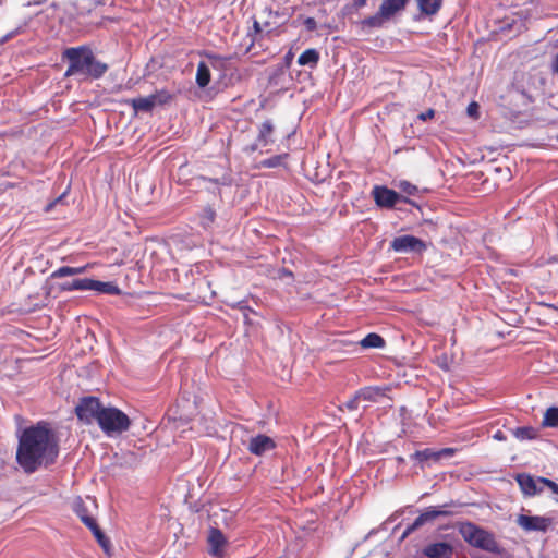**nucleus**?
<instances>
[{"instance_id":"f257e3e1","label":"nucleus","mask_w":558,"mask_h":558,"mask_svg":"<svg viewBox=\"0 0 558 558\" xmlns=\"http://www.w3.org/2000/svg\"><path fill=\"white\" fill-rule=\"evenodd\" d=\"M59 452V438L46 421L23 428L17 436L15 459L26 474L54 464Z\"/></svg>"},{"instance_id":"f03ea898","label":"nucleus","mask_w":558,"mask_h":558,"mask_svg":"<svg viewBox=\"0 0 558 558\" xmlns=\"http://www.w3.org/2000/svg\"><path fill=\"white\" fill-rule=\"evenodd\" d=\"M62 59L69 66L64 73L69 76H82L83 78L99 80L108 71L109 66L96 59L92 48L86 45L70 47L62 52Z\"/></svg>"},{"instance_id":"7ed1b4c3","label":"nucleus","mask_w":558,"mask_h":558,"mask_svg":"<svg viewBox=\"0 0 558 558\" xmlns=\"http://www.w3.org/2000/svg\"><path fill=\"white\" fill-rule=\"evenodd\" d=\"M458 531L469 545L492 554L501 553V548L495 539V536L474 523L462 522L458 525Z\"/></svg>"},{"instance_id":"20e7f679","label":"nucleus","mask_w":558,"mask_h":558,"mask_svg":"<svg viewBox=\"0 0 558 558\" xmlns=\"http://www.w3.org/2000/svg\"><path fill=\"white\" fill-rule=\"evenodd\" d=\"M98 425L106 435L111 436L128 430L131 420L118 408L104 407V410L99 413Z\"/></svg>"},{"instance_id":"39448f33","label":"nucleus","mask_w":558,"mask_h":558,"mask_svg":"<svg viewBox=\"0 0 558 558\" xmlns=\"http://www.w3.org/2000/svg\"><path fill=\"white\" fill-rule=\"evenodd\" d=\"M518 526L525 532H547L555 525V520L548 515L519 514L515 519Z\"/></svg>"},{"instance_id":"423d86ee","label":"nucleus","mask_w":558,"mask_h":558,"mask_svg":"<svg viewBox=\"0 0 558 558\" xmlns=\"http://www.w3.org/2000/svg\"><path fill=\"white\" fill-rule=\"evenodd\" d=\"M104 410V405L96 397H85L76 405L75 412L78 420L85 423H92L99 421V413Z\"/></svg>"},{"instance_id":"0eeeda50","label":"nucleus","mask_w":558,"mask_h":558,"mask_svg":"<svg viewBox=\"0 0 558 558\" xmlns=\"http://www.w3.org/2000/svg\"><path fill=\"white\" fill-rule=\"evenodd\" d=\"M390 248L396 253H415L421 254L427 248V244L414 235H400L395 238L390 243Z\"/></svg>"},{"instance_id":"6e6552de","label":"nucleus","mask_w":558,"mask_h":558,"mask_svg":"<svg viewBox=\"0 0 558 558\" xmlns=\"http://www.w3.org/2000/svg\"><path fill=\"white\" fill-rule=\"evenodd\" d=\"M405 2H383L377 14L364 20V24L371 27H379L398 12L404 9Z\"/></svg>"},{"instance_id":"1a4fd4ad","label":"nucleus","mask_w":558,"mask_h":558,"mask_svg":"<svg viewBox=\"0 0 558 558\" xmlns=\"http://www.w3.org/2000/svg\"><path fill=\"white\" fill-rule=\"evenodd\" d=\"M449 505H444L440 507H428L426 508L414 521L413 523L408 526L405 530L403 537L409 535L410 533L414 532L418 527L423 526L427 522H432L436 520L439 517H449L452 515L453 512L448 510L447 508Z\"/></svg>"},{"instance_id":"9d476101","label":"nucleus","mask_w":558,"mask_h":558,"mask_svg":"<svg viewBox=\"0 0 558 558\" xmlns=\"http://www.w3.org/2000/svg\"><path fill=\"white\" fill-rule=\"evenodd\" d=\"M372 194L379 207L391 208L399 202L411 203L404 196L386 186H374Z\"/></svg>"},{"instance_id":"9b49d317","label":"nucleus","mask_w":558,"mask_h":558,"mask_svg":"<svg viewBox=\"0 0 558 558\" xmlns=\"http://www.w3.org/2000/svg\"><path fill=\"white\" fill-rule=\"evenodd\" d=\"M207 57L209 59V64L202 61L198 63L196 71V84L201 88L207 87L210 82V66L214 69H219L225 63V59L219 56L208 54Z\"/></svg>"},{"instance_id":"f8f14e48","label":"nucleus","mask_w":558,"mask_h":558,"mask_svg":"<svg viewBox=\"0 0 558 558\" xmlns=\"http://www.w3.org/2000/svg\"><path fill=\"white\" fill-rule=\"evenodd\" d=\"M208 553L213 557L221 558L227 546V538L217 527H210L207 536Z\"/></svg>"},{"instance_id":"ddd939ff","label":"nucleus","mask_w":558,"mask_h":558,"mask_svg":"<svg viewBox=\"0 0 558 558\" xmlns=\"http://www.w3.org/2000/svg\"><path fill=\"white\" fill-rule=\"evenodd\" d=\"M453 545L439 541V542H432L424 546L422 554L426 558H452L453 557Z\"/></svg>"},{"instance_id":"4468645a","label":"nucleus","mask_w":558,"mask_h":558,"mask_svg":"<svg viewBox=\"0 0 558 558\" xmlns=\"http://www.w3.org/2000/svg\"><path fill=\"white\" fill-rule=\"evenodd\" d=\"M515 480L525 496L531 497L543 492V483H541L543 477H533L530 474L522 473L518 474Z\"/></svg>"},{"instance_id":"2eb2a0df","label":"nucleus","mask_w":558,"mask_h":558,"mask_svg":"<svg viewBox=\"0 0 558 558\" xmlns=\"http://www.w3.org/2000/svg\"><path fill=\"white\" fill-rule=\"evenodd\" d=\"M454 452H456V450L453 448H444L440 450H434V449L427 448L424 450L416 451L412 456V458L421 463L429 461V460L437 462L441 459H448V458L453 457Z\"/></svg>"},{"instance_id":"dca6fc26","label":"nucleus","mask_w":558,"mask_h":558,"mask_svg":"<svg viewBox=\"0 0 558 558\" xmlns=\"http://www.w3.org/2000/svg\"><path fill=\"white\" fill-rule=\"evenodd\" d=\"M275 446V441L270 437L266 435H257L251 439L248 450L256 456H260L264 452L274 449Z\"/></svg>"},{"instance_id":"f3484780","label":"nucleus","mask_w":558,"mask_h":558,"mask_svg":"<svg viewBox=\"0 0 558 558\" xmlns=\"http://www.w3.org/2000/svg\"><path fill=\"white\" fill-rule=\"evenodd\" d=\"M90 287L92 279L89 278H75L71 281H64L59 286L61 291H87L90 290Z\"/></svg>"},{"instance_id":"a211bd4d","label":"nucleus","mask_w":558,"mask_h":558,"mask_svg":"<svg viewBox=\"0 0 558 558\" xmlns=\"http://www.w3.org/2000/svg\"><path fill=\"white\" fill-rule=\"evenodd\" d=\"M90 290L96 291L100 294L118 295L121 293L120 288L113 282H105L92 279Z\"/></svg>"},{"instance_id":"6ab92c4d","label":"nucleus","mask_w":558,"mask_h":558,"mask_svg":"<svg viewBox=\"0 0 558 558\" xmlns=\"http://www.w3.org/2000/svg\"><path fill=\"white\" fill-rule=\"evenodd\" d=\"M129 102L135 112H150L156 107L151 95L147 97L133 98Z\"/></svg>"},{"instance_id":"aec40b11","label":"nucleus","mask_w":558,"mask_h":558,"mask_svg":"<svg viewBox=\"0 0 558 558\" xmlns=\"http://www.w3.org/2000/svg\"><path fill=\"white\" fill-rule=\"evenodd\" d=\"M274 132V125L270 121L263 122L259 134L257 137V143L252 147L253 150H255L258 147H264L268 144V137Z\"/></svg>"},{"instance_id":"412c9836","label":"nucleus","mask_w":558,"mask_h":558,"mask_svg":"<svg viewBox=\"0 0 558 558\" xmlns=\"http://www.w3.org/2000/svg\"><path fill=\"white\" fill-rule=\"evenodd\" d=\"M360 344L364 349H381L385 347V340L379 335L372 332L364 337Z\"/></svg>"},{"instance_id":"4be33fe9","label":"nucleus","mask_w":558,"mask_h":558,"mask_svg":"<svg viewBox=\"0 0 558 558\" xmlns=\"http://www.w3.org/2000/svg\"><path fill=\"white\" fill-rule=\"evenodd\" d=\"M384 396V390L379 387H365L357 391V398L365 401H377Z\"/></svg>"},{"instance_id":"5701e85b","label":"nucleus","mask_w":558,"mask_h":558,"mask_svg":"<svg viewBox=\"0 0 558 558\" xmlns=\"http://www.w3.org/2000/svg\"><path fill=\"white\" fill-rule=\"evenodd\" d=\"M319 60V53L315 49H307L302 52L298 59L300 65L315 66Z\"/></svg>"},{"instance_id":"b1692460","label":"nucleus","mask_w":558,"mask_h":558,"mask_svg":"<svg viewBox=\"0 0 558 558\" xmlns=\"http://www.w3.org/2000/svg\"><path fill=\"white\" fill-rule=\"evenodd\" d=\"M542 425L544 427H558V408L557 407H550L545 411Z\"/></svg>"},{"instance_id":"393cba45","label":"nucleus","mask_w":558,"mask_h":558,"mask_svg":"<svg viewBox=\"0 0 558 558\" xmlns=\"http://www.w3.org/2000/svg\"><path fill=\"white\" fill-rule=\"evenodd\" d=\"M512 434L519 440H530L536 438L537 436L536 429L531 426L514 428L512 429Z\"/></svg>"},{"instance_id":"a878e982","label":"nucleus","mask_w":558,"mask_h":558,"mask_svg":"<svg viewBox=\"0 0 558 558\" xmlns=\"http://www.w3.org/2000/svg\"><path fill=\"white\" fill-rule=\"evenodd\" d=\"M88 529L92 531L93 535L95 536V538L97 539L99 545L102 548L107 549V547L109 546V539L105 535V533L101 531V529L98 526V524L95 523L94 525L89 526Z\"/></svg>"},{"instance_id":"bb28decb","label":"nucleus","mask_w":558,"mask_h":558,"mask_svg":"<svg viewBox=\"0 0 558 558\" xmlns=\"http://www.w3.org/2000/svg\"><path fill=\"white\" fill-rule=\"evenodd\" d=\"M76 514L80 517L81 521L87 526H92L95 523H97L96 519L89 514H87V511L84 506H78L76 508Z\"/></svg>"},{"instance_id":"cd10ccee","label":"nucleus","mask_w":558,"mask_h":558,"mask_svg":"<svg viewBox=\"0 0 558 558\" xmlns=\"http://www.w3.org/2000/svg\"><path fill=\"white\" fill-rule=\"evenodd\" d=\"M441 2H418L420 10L422 13L433 15L440 9Z\"/></svg>"},{"instance_id":"c85d7f7f","label":"nucleus","mask_w":558,"mask_h":558,"mask_svg":"<svg viewBox=\"0 0 558 558\" xmlns=\"http://www.w3.org/2000/svg\"><path fill=\"white\" fill-rule=\"evenodd\" d=\"M155 100V105L162 106L167 104L171 99V95L166 89L158 90L154 94H151Z\"/></svg>"},{"instance_id":"c756f323","label":"nucleus","mask_w":558,"mask_h":558,"mask_svg":"<svg viewBox=\"0 0 558 558\" xmlns=\"http://www.w3.org/2000/svg\"><path fill=\"white\" fill-rule=\"evenodd\" d=\"M68 276H75V271L73 270V267H71V266L59 267L51 274L50 277L51 278H63V277H68Z\"/></svg>"},{"instance_id":"7c9ffc66","label":"nucleus","mask_w":558,"mask_h":558,"mask_svg":"<svg viewBox=\"0 0 558 558\" xmlns=\"http://www.w3.org/2000/svg\"><path fill=\"white\" fill-rule=\"evenodd\" d=\"M397 186L408 195H415L417 193V187L408 181H400Z\"/></svg>"},{"instance_id":"2f4dec72","label":"nucleus","mask_w":558,"mask_h":558,"mask_svg":"<svg viewBox=\"0 0 558 558\" xmlns=\"http://www.w3.org/2000/svg\"><path fill=\"white\" fill-rule=\"evenodd\" d=\"M466 113L469 117L473 118V119H478L480 117V106L477 102L475 101H472L471 104H469L468 108H466Z\"/></svg>"},{"instance_id":"473e14b6","label":"nucleus","mask_w":558,"mask_h":558,"mask_svg":"<svg viewBox=\"0 0 558 558\" xmlns=\"http://www.w3.org/2000/svg\"><path fill=\"white\" fill-rule=\"evenodd\" d=\"M360 400H361V398H357V392H356L353 398H351L350 400H348L344 403L343 407L345 409H348L349 411H354L357 409Z\"/></svg>"},{"instance_id":"72a5a7b5","label":"nucleus","mask_w":558,"mask_h":558,"mask_svg":"<svg viewBox=\"0 0 558 558\" xmlns=\"http://www.w3.org/2000/svg\"><path fill=\"white\" fill-rule=\"evenodd\" d=\"M541 483H543V489L545 487H548L555 495L558 496V485L555 482L543 477V481H541Z\"/></svg>"},{"instance_id":"f704fd0d","label":"nucleus","mask_w":558,"mask_h":558,"mask_svg":"<svg viewBox=\"0 0 558 558\" xmlns=\"http://www.w3.org/2000/svg\"><path fill=\"white\" fill-rule=\"evenodd\" d=\"M262 165L267 168H275L279 166V155H275L271 158L263 160Z\"/></svg>"},{"instance_id":"c9c22d12","label":"nucleus","mask_w":558,"mask_h":558,"mask_svg":"<svg viewBox=\"0 0 558 558\" xmlns=\"http://www.w3.org/2000/svg\"><path fill=\"white\" fill-rule=\"evenodd\" d=\"M435 117V110L434 109H428L426 110L425 112H422L417 116V119L421 120V121H427V120H430Z\"/></svg>"},{"instance_id":"e433bc0d","label":"nucleus","mask_w":558,"mask_h":558,"mask_svg":"<svg viewBox=\"0 0 558 558\" xmlns=\"http://www.w3.org/2000/svg\"><path fill=\"white\" fill-rule=\"evenodd\" d=\"M304 26L307 31L316 29V21L313 17H307L304 20Z\"/></svg>"},{"instance_id":"4c0bfd02","label":"nucleus","mask_w":558,"mask_h":558,"mask_svg":"<svg viewBox=\"0 0 558 558\" xmlns=\"http://www.w3.org/2000/svg\"><path fill=\"white\" fill-rule=\"evenodd\" d=\"M204 216L209 222H213L215 220L216 213L213 208H206L204 210Z\"/></svg>"},{"instance_id":"58836bf2","label":"nucleus","mask_w":558,"mask_h":558,"mask_svg":"<svg viewBox=\"0 0 558 558\" xmlns=\"http://www.w3.org/2000/svg\"><path fill=\"white\" fill-rule=\"evenodd\" d=\"M14 38V35L13 33L10 31L8 32L5 35H3L2 37H0V46L1 45H4L5 43L10 41L11 39Z\"/></svg>"},{"instance_id":"ea45409f","label":"nucleus","mask_w":558,"mask_h":558,"mask_svg":"<svg viewBox=\"0 0 558 558\" xmlns=\"http://www.w3.org/2000/svg\"><path fill=\"white\" fill-rule=\"evenodd\" d=\"M25 27H26V24H22V25H19L17 27H15L14 29H12L11 32L13 33L14 37H16L25 32Z\"/></svg>"},{"instance_id":"a19ab883","label":"nucleus","mask_w":558,"mask_h":558,"mask_svg":"<svg viewBox=\"0 0 558 558\" xmlns=\"http://www.w3.org/2000/svg\"><path fill=\"white\" fill-rule=\"evenodd\" d=\"M25 27H26V24H22V25H19L17 27H15L14 29H12L11 32L13 33L14 37H16L25 32Z\"/></svg>"},{"instance_id":"79ce46f5","label":"nucleus","mask_w":558,"mask_h":558,"mask_svg":"<svg viewBox=\"0 0 558 558\" xmlns=\"http://www.w3.org/2000/svg\"><path fill=\"white\" fill-rule=\"evenodd\" d=\"M210 181L215 182L216 184H222V185H228L230 184V180L227 178V177H222L220 179H210Z\"/></svg>"},{"instance_id":"37998d69","label":"nucleus","mask_w":558,"mask_h":558,"mask_svg":"<svg viewBox=\"0 0 558 558\" xmlns=\"http://www.w3.org/2000/svg\"><path fill=\"white\" fill-rule=\"evenodd\" d=\"M493 437H494V439L499 440V441L506 440V436L504 435V433L501 430L496 432Z\"/></svg>"},{"instance_id":"c03bdc74","label":"nucleus","mask_w":558,"mask_h":558,"mask_svg":"<svg viewBox=\"0 0 558 558\" xmlns=\"http://www.w3.org/2000/svg\"><path fill=\"white\" fill-rule=\"evenodd\" d=\"M87 266H80V267H73V270L75 271V276L85 272Z\"/></svg>"},{"instance_id":"a18cd8bd","label":"nucleus","mask_w":558,"mask_h":558,"mask_svg":"<svg viewBox=\"0 0 558 558\" xmlns=\"http://www.w3.org/2000/svg\"><path fill=\"white\" fill-rule=\"evenodd\" d=\"M63 197H64V195H61L53 203L48 204L46 210L49 211L53 207V205L58 202H61L63 199Z\"/></svg>"},{"instance_id":"49530a36","label":"nucleus","mask_w":558,"mask_h":558,"mask_svg":"<svg viewBox=\"0 0 558 558\" xmlns=\"http://www.w3.org/2000/svg\"><path fill=\"white\" fill-rule=\"evenodd\" d=\"M280 276H281V280L283 279V277H292V274L286 269H281V272H280Z\"/></svg>"},{"instance_id":"de8ad7c7","label":"nucleus","mask_w":558,"mask_h":558,"mask_svg":"<svg viewBox=\"0 0 558 558\" xmlns=\"http://www.w3.org/2000/svg\"><path fill=\"white\" fill-rule=\"evenodd\" d=\"M254 27H255L256 31H259L258 22H256V21L254 22Z\"/></svg>"},{"instance_id":"09e8293b","label":"nucleus","mask_w":558,"mask_h":558,"mask_svg":"<svg viewBox=\"0 0 558 558\" xmlns=\"http://www.w3.org/2000/svg\"><path fill=\"white\" fill-rule=\"evenodd\" d=\"M33 2H27V5L32 4ZM36 4H39L40 2L39 1H36L35 2Z\"/></svg>"}]
</instances>
